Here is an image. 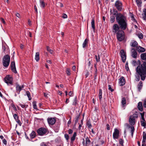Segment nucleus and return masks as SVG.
<instances>
[{
    "label": "nucleus",
    "mask_w": 146,
    "mask_h": 146,
    "mask_svg": "<svg viewBox=\"0 0 146 146\" xmlns=\"http://www.w3.org/2000/svg\"><path fill=\"white\" fill-rule=\"evenodd\" d=\"M123 30L120 31L116 34L117 39L120 42L122 41L125 39V33Z\"/></svg>",
    "instance_id": "7ed1b4c3"
},
{
    "label": "nucleus",
    "mask_w": 146,
    "mask_h": 146,
    "mask_svg": "<svg viewBox=\"0 0 146 146\" xmlns=\"http://www.w3.org/2000/svg\"><path fill=\"white\" fill-rule=\"evenodd\" d=\"M137 108L140 111H142L143 110L142 103L141 102H139L138 104Z\"/></svg>",
    "instance_id": "4be33fe9"
},
{
    "label": "nucleus",
    "mask_w": 146,
    "mask_h": 146,
    "mask_svg": "<svg viewBox=\"0 0 146 146\" xmlns=\"http://www.w3.org/2000/svg\"><path fill=\"white\" fill-rule=\"evenodd\" d=\"M91 23L92 27L93 30H95V20L94 19H92Z\"/></svg>",
    "instance_id": "7c9ffc66"
},
{
    "label": "nucleus",
    "mask_w": 146,
    "mask_h": 146,
    "mask_svg": "<svg viewBox=\"0 0 146 146\" xmlns=\"http://www.w3.org/2000/svg\"><path fill=\"white\" fill-rule=\"evenodd\" d=\"M138 43L135 40H132L130 43V46L133 48H136L138 46Z\"/></svg>",
    "instance_id": "dca6fc26"
},
{
    "label": "nucleus",
    "mask_w": 146,
    "mask_h": 146,
    "mask_svg": "<svg viewBox=\"0 0 146 146\" xmlns=\"http://www.w3.org/2000/svg\"><path fill=\"white\" fill-rule=\"evenodd\" d=\"M131 56L134 58H137V53L135 49L133 48L131 49Z\"/></svg>",
    "instance_id": "ddd939ff"
},
{
    "label": "nucleus",
    "mask_w": 146,
    "mask_h": 146,
    "mask_svg": "<svg viewBox=\"0 0 146 146\" xmlns=\"http://www.w3.org/2000/svg\"><path fill=\"white\" fill-rule=\"evenodd\" d=\"M88 41L89 40L88 39L86 38L85 40L82 44V46L83 48H85L88 46Z\"/></svg>",
    "instance_id": "412c9836"
},
{
    "label": "nucleus",
    "mask_w": 146,
    "mask_h": 146,
    "mask_svg": "<svg viewBox=\"0 0 146 146\" xmlns=\"http://www.w3.org/2000/svg\"><path fill=\"white\" fill-rule=\"evenodd\" d=\"M26 94L29 98V100H31V94L30 92L29 91H26Z\"/></svg>",
    "instance_id": "79ce46f5"
},
{
    "label": "nucleus",
    "mask_w": 146,
    "mask_h": 146,
    "mask_svg": "<svg viewBox=\"0 0 146 146\" xmlns=\"http://www.w3.org/2000/svg\"><path fill=\"white\" fill-rule=\"evenodd\" d=\"M136 73L138 74V75L135 76V80L137 81H139L140 80V77H141V76L139 74H138L137 73Z\"/></svg>",
    "instance_id": "a19ab883"
},
{
    "label": "nucleus",
    "mask_w": 146,
    "mask_h": 146,
    "mask_svg": "<svg viewBox=\"0 0 146 146\" xmlns=\"http://www.w3.org/2000/svg\"><path fill=\"white\" fill-rule=\"evenodd\" d=\"M67 17V15L65 14H63V15L62 17L64 18H66Z\"/></svg>",
    "instance_id": "338daca9"
},
{
    "label": "nucleus",
    "mask_w": 146,
    "mask_h": 146,
    "mask_svg": "<svg viewBox=\"0 0 146 146\" xmlns=\"http://www.w3.org/2000/svg\"><path fill=\"white\" fill-rule=\"evenodd\" d=\"M108 90H110L111 92H112L114 91V90L111 88V85H108Z\"/></svg>",
    "instance_id": "de8ad7c7"
},
{
    "label": "nucleus",
    "mask_w": 146,
    "mask_h": 146,
    "mask_svg": "<svg viewBox=\"0 0 146 146\" xmlns=\"http://www.w3.org/2000/svg\"><path fill=\"white\" fill-rule=\"evenodd\" d=\"M136 35L140 39H142L143 38V35L141 33H139L137 34Z\"/></svg>",
    "instance_id": "c9c22d12"
},
{
    "label": "nucleus",
    "mask_w": 146,
    "mask_h": 146,
    "mask_svg": "<svg viewBox=\"0 0 146 146\" xmlns=\"http://www.w3.org/2000/svg\"><path fill=\"white\" fill-rule=\"evenodd\" d=\"M136 50L139 52H144L145 51V48L140 46H137Z\"/></svg>",
    "instance_id": "f3484780"
},
{
    "label": "nucleus",
    "mask_w": 146,
    "mask_h": 146,
    "mask_svg": "<svg viewBox=\"0 0 146 146\" xmlns=\"http://www.w3.org/2000/svg\"><path fill=\"white\" fill-rule=\"evenodd\" d=\"M37 132L38 135L43 136L47 134L48 132V129L44 127H40L37 130Z\"/></svg>",
    "instance_id": "39448f33"
},
{
    "label": "nucleus",
    "mask_w": 146,
    "mask_h": 146,
    "mask_svg": "<svg viewBox=\"0 0 146 146\" xmlns=\"http://www.w3.org/2000/svg\"><path fill=\"white\" fill-rule=\"evenodd\" d=\"M13 78L10 75L6 76L4 78V81L8 85H13Z\"/></svg>",
    "instance_id": "423d86ee"
},
{
    "label": "nucleus",
    "mask_w": 146,
    "mask_h": 146,
    "mask_svg": "<svg viewBox=\"0 0 146 146\" xmlns=\"http://www.w3.org/2000/svg\"><path fill=\"white\" fill-rule=\"evenodd\" d=\"M114 6L118 11L122 10L123 4L122 2L119 0H117L115 3Z\"/></svg>",
    "instance_id": "0eeeda50"
},
{
    "label": "nucleus",
    "mask_w": 146,
    "mask_h": 146,
    "mask_svg": "<svg viewBox=\"0 0 146 146\" xmlns=\"http://www.w3.org/2000/svg\"><path fill=\"white\" fill-rule=\"evenodd\" d=\"M132 64L133 66H137L136 68V73L140 75L141 80H144L146 77V62L143 61L141 63L139 60H133L132 61Z\"/></svg>",
    "instance_id": "f03ea898"
},
{
    "label": "nucleus",
    "mask_w": 146,
    "mask_h": 146,
    "mask_svg": "<svg viewBox=\"0 0 146 146\" xmlns=\"http://www.w3.org/2000/svg\"><path fill=\"white\" fill-rule=\"evenodd\" d=\"M119 84L120 86H122L124 85L125 83V80L124 77L121 76L119 79Z\"/></svg>",
    "instance_id": "f8f14e48"
},
{
    "label": "nucleus",
    "mask_w": 146,
    "mask_h": 146,
    "mask_svg": "<svg viewBox=\"0 0 146 146\" xmlns=\"http://www.w3.org/2000/svg\"><path fill=\"white\" fill-rule=\"evenodd\" d=\"M137 117L136 114H134L132 115H131L129 117V122L130 124L131 125H133L135 124V117Z\"/></svg>",
    "instance_id": "6e6552de"
},
{
    "label": "nucleus",
    "mask_w": 146,
    "mask_h": 146,
    "mask_svg": "<svg viewBox=\"0 0 146 146\" xmlns=\"http://www.w3.org/2000/svg\"><path fill=\"white\" fill-rule=\"evenodd\" d=\"M35 59L37 62H38L40 60L39 52H36Z\"/></svg>",
    "instance_id": "cd10ccee"
},
{
    "label": "nucleus",
    "mask_w": 146,
    "mask_h": 146,
    "mask_svg": "<svg viewBox=\"0 0 146 146\" xmlns=\"http://www.w3.org/2000/svg\"><path fill=\"white\" fill-rule=\"evenodd\" d=\"M141 59L146 62V53L141 54L140 55Z\"/></svg>",
    "instance_id": "5701e85b"
},
{
    "label": "nucleus",
    "mask_w": 146,
    "mask_h": 146,
    "mask_svg": "<svg viewBox=\"0 0 146 146\" xmlns=\"http://www.w3.org/2000/svg\"><path fill=\"white\" fill-rule=\"evenodd\" d=\"M13 117L15 120H17L19 119V117L18 115L16 114H15L13 115Z\"/></svg>",
    "instance_id": "09e8293b"
},
{
    "label": "nucleus",
    "mask_w": 146,
    "mask_h": 146,
    "mask_svg": "<svg viewBox=\"0 0 146 146\" xmlns=\"http://www.w3.org/2000/svg\"><path fill=\"white\" fill-rule=\"evenodd\" d=\"M121 103L123 107H124L125 106L126 102L125 98V97H123L122 98Z\"/></svg>",
    "instance_id": "c85d7f7f"
},
{
    "label": "nucleus",
    "mask_w": 146,
    "mask_h": 146,
    "mask_svg": "<svg viewBox=\"0 0 146 146\" xmlns=\"http://www.w3.org/2000/svg\"><path fill=\"white\" fill-rule=\"evenodd\" d=\"M143 106L144 108H146V99L144 101Z\"/></svg>",
    "instance_id": "69168bd1"
},
{
    "label": "nucleus",
    "mask_w": 146,
    "mask_h": 146,
    "mask_svg": "<svg viewBox=\"0 0 146 146\" xmlns=\"http://www.w3.org/2000/svg\"><path fill=\"white\" fill-rule=\"evenodd\" d=\"M46 48L47 50L51 54H53L54 53V51L53 50L51 49L49 46H47Z\"/></svg>",
    "instance_id": "f704fd0d"
},
{
    "label": "nucleus",
    "mask_w": 146,
    "mask_h": 146,
    "mask_svg": "<svg viewBox=\"0 0 146 146\" xmlns=\"http://www.w3.org/2000/svg\"><path fill=\"white\" fill-rule=\"evenodd\" d=\"M143 138L146 139V133L143 132Z\"/></svg>",
    "instance_id": "bf43d9fd"
},
{
    "label": "nucleus",
    "mask_w": 146,
    "mask_h": 146,
    "mask_svg": "<svg viewBox=\"0 0 146 146\" xmlns=\"http://www.w3.org/2000/svg\"><path fill=\"white\" fill-rule=\"evenodd\" d=\"M40 146H48L44 142L40 144Z\"/></svg>",
    "instance_id": "864d4df0"
},
{
    "label": "nucleus",
    "mask_w": 146,
    "mask_h": 146,
    "mask_svg": "<svg viewBox=\"0 0 146 146\" xmlns=\"http://www.w3.org/2000/svg\"><path fill=\"white\" fill-rule=\"evenodd\" d=\"M47 121L49 124L53 125L56 122V120L55 118L52 117L48 118Z\"/></svg>",
    "instance_id": "4468645a"
},
{
    "label": "nucleus",
    "mask_w": 146,
    "mask_h": 146,
    "mask_svg": "<svg viewBox=\"0 0 146 146\" xmlns=\"http://www.w3.org/2000/svg\"><path fill=\"white\" fill-rule=\"evenodd\" d=\"M3 142L5 145H7V141L5 139H4L3 140Z\"/></svg>",
    "instance_id": "6e6d98bb"
},
{
    "label": "nucleus",
    "mask_w": 146,
    "mask_h": 146,
    "mask_svg": "<svg viewBox=\"0 0 146 146\" xmlns=\"http://www.w3.org/2000/svg\"><path fill=\"white\" fill-rule=\"evenodd\" d=\"M88 60L89 61L88 63V66L89 67H90L91 65V61H92V60H90V59H88Z\"/></svg>",
    "instance_id": "5fc2aeb1"
},
{
    "label": "nucleus",
    "mask_w": 146,
    "mask_h": 146,
    "mask_svg": "<svg viewBox=\"0 0 146 146\" xmlns=\"http://www.w3.org/2000/svg\"><path fill=\"white\" fill-rule=\"evenodd\" d=\"M19 105L23 108H24L26 107V105L25 104H20Z\"/></svg>",
    "instance_id": "13d9d810"
},
{
    "label": "nucleus",
    "mask_w": 146,
    "mask_h": 146,
    "mask_svg": "<svg viewBox=\"0 0 146 146\" xmlns=\"http://www.w3.org/2000/svg\"><path fill=\"white\" fill-rule=\"evenodd\" d=\"M30 138L31 140L33 139L36 136V132L34 131H33L30 134Z\"/></svg>",
    "instance_id": "6ab92c4d"
},
{
    "label": "nucleus",
    "mask_w": 146,
    "mask_h": 146,
    "mask_svg": "<svg viewBox=\"0 0 146 146\" xmlns=\"http://www.w3.org/2000/svg\"><path fill=\"white\" fill-rule=\"evenodd\" d=\"M116 20L118 24H113L112 31L114 34H116L122 30H125L127 27L126 17L121 13H117L116 15Z\"/></svg>",
    "instance_id": "f257e3e1"
},
{
    "label": "nucleus",
    "mask_w": 146,
    "mask_h": 146,
    "mask_svg": "<svg viewBox=\"0 0 146 146\" xmlns=\"http://www.w3.org/2000/svg\"><path fill=\"white\" fill-rule=\"evenodd\" d=\"M64 136L66 140L68 141L69 139V136L67 134H65L64 135Z\"/></svg>",
    "instance_id": "8fccbe9b"
},
{
    "label": "nucleus",
    "mask_w": 146,
    "mask_h": 146,
    "mask_svg": "<svg viewBox=\"0 0 146 146\" xmlns=\"http://www.w3.org/2000/svg\"><path fill=\"white\" fill-rule=\"evenodd\" d=\"M16 92L18 94H19L20 91L22 89V88H24V85H23L22 86H20L17 83H16Z\"/></svg>",
    "instance_id": "9b49d317"
},
{
    "label": "nucleus",
    "mask_w": 146,
    "mask_h": 146,
    "mask_svg": "<svg viewBox=\"0 0 146 146\" xmlns=\"http://www.w3.org/2000/svg\"><path fill=\"white\" fill-rule=\"evenodd\" d=\"M71 117H70V119H69V121H68V123H67V125L68 126H69V125L71 123Z\"/></svg>",
    "instance_id": "052dcab7"
},
{
    "label": "nucleus",
    "mask_w": 146,
    "mask_h": 146,
    "mask_svg": "<svg viewBox=\"0 0 146 146\" xmlns=\"http://www.w3.org/2000/svg\"><path fill=\"white\" fill-rule=\"evenodd\" d=\"M95 58L97 62H100V57L99 54L98 56L97 55H95Z\"/></svg>",
    "instance_id": "4c0bfd02"
},
{
    "label": "nucleus",
    "mask_w": 146,
    "mask_h": 146,
    "mask_svg": "<svg viewBox=\"0 0 146 146\" xmlns=\"http://www.w3.org/2000/svg\"><path fill=\"white\" fill-rule=\"evenodd\" d=\"M10 61V57L8 54L4 56L3 59V66L5 67H7L9 64Z\"/></svg>",
    "instance_id": "20e7f679"
},
{
    "label": "nucleus",
    "mask_w": 146,
    "mask_h": 146,
    "mask_svg": "<svg viewBox=\"0 0 146 146\" xmlns=\"http://www.w3.org/2000/svg\"><path fill=\"white\" fill-rule=\"evenodd\" d=\"M90 137H87L85 138V145H90L91 144V141L90 139Z\"/></svg>",
    "instance_id": "aec40b11"
},
{
    "label": "nucleus",
    "mask_w": 146,
    "mask_h": 146,
    "mask_svg": "<svg viewBox=\"0 0 146 146\" xmlns=\"http://www.w3.org/2000/svg\"><path fill=\"white\" fill-rule=\"evenodd\" d=\"M78 103V101L77 100V98L76 97L74 99V100H73L72 105L74 106H76V105Z\"/></svg>",
    "instance_id": "ea45409f"
},
{
    "label": "nucleus",
    "mask_w": 146,
    "mask_h": 146,
    "mask_svg": "<svg viewBox=\"0 0 146 146\" xmlns=\"http://www.w3.org/2000/svg\"><path fill=\"white\" fill-rule=\"evenodd\" d=\"M68 95L70 96H73V93L72 91H70V92L68 93Z\"/></svg>",
    "instance_id": "e2e57ef3"
},
{
    "label": "nucleus",
    "mask_w": 146,
    "mask_h": 146,
    "mask_svg": "<svg viewBox=\"0 0 146 146\" xmlns=\"http://www.w3.org/2000/svg\"><path fill=\"white\" fill-rule=\"evenodd\" d=\"M15 121L20 126H21V125L22 123L21 122V121L19 120V119L17 120H15Z\"/></svg>",
    "instance_id": "3c124183"
},
{
    "label": "nucleus",
    "mask_w": 146,
    "mask_h": 146,
    "mask_svg": "<svg viewBox=\"0 0 146 146\" xmlns=\"http://www.w3.org/2000/svg\"><path fill=\"white\" fill-rule=\"evenodd\" d=\"M119 130L115 129L114 130V132L113 133V138L114 139H117L119 137Z\"/></svg>",
    "instance_id": "9d476101"
},
{
    "label": "nucleus",
    "mask_w": 146,
    "mask_h": 146,
    "mask_svg": "<svg viewBox=\"0 0 146 146\" xmlns=\"http://www.w3.org/2000/svg\"><path fill=\"white\" fill-rule=\"evenodd\" d=\"M142 18L144 20H146V9H144L143 11V13L142 14Z\"/></svg>",
    "instance_id": "b1692460"
},
{
    "label": "nucleus",
    "mask_w": 146,
    "mask_h": 146,
    "mask_svg": "<svg viewBox=\"0 0 146 146\" xmlns=\"http://www.w3.org/2000/svg\"><path fill=\"white\" fill-rule=\"evenodd\" d=\"M131 135L132 136H133V132L134 130V128L133 126H131Z\"/></svg>",
    "instance_id": "a18cd8bd"
},
{
    "label": "nucleus",
    "mask_w": 146,
    "mask_h": 146,
    "mask_svg": "<svg viewBox=\"0 0 146 146\" xmlns=\"http://www.w3.org/2000/svg\"><path fill=\"white\" fill-rule=\"evenodd\" d=\"M11 106L13 108V109L15 111H16L17 110V109L16 107L14 104L12 105Z\"/></svg>",
    "instance_id": "680f3d73"
},
{
    "label": "nucleus",
    "mask_w": 146,
    "mask_h": 146,
    "mask_svg": "<svg viewBox=\"0 0 146 146\" xmlns=\"http://www.w3.org/2000/svg\"><path fill=\"white\" fill-rule=\"evenodd\" d=\"M40 3L41 7L42 8H44L45 6V4L44 0H40Z\"/></svg>",
    "instance_id": "473e14b6"
},
{
    "label": "nucleus",
    "mask_w": 146,
    "mask_h": 146,
    "mask_svg": "<svg viewBox=\"0 0 146 146\" xmlns=\"http://www.w3.org/2000/svg\"><path fill=\"white\" fill-rule=\"evenodd\" d=\"M116 13H114L113 14V16H111L110 17V21L111 23H113L115 21V17L114 15H115L116 16Z\"/></svg>",
    "instance_id": "a878e982"
},
{
    "label": "nucleus",
    "mask_w": 146,
    "mask_h": 146,
    "mask_svg": "<svg viewBox=\"0 0 146 146\" xmlns=\"http://www.w3.org/2000/svg\"><path fill=\"white\" fill-rule=\"evenodd\" d=\"M80 114H77L76 116V117L75 119V123H74V125H76L78 123L79 118L80 117Z\"/></svg>",
    "instance_id": "bb28decb"
},
{
    "label": "nucleus",
    "mask_w": 146,
    "mask_h": 146,
    "mask_svg": "<svg viewBox=\"0 0 146 146\" xmlns=\"http://www.w3.org/2000/svg\"><path fill=\"white\" fill-rule=\"evenodd\" d=\"M11 70H12V72L15 73H17V71L16 70L15 62H12L11 63Z\"/></svg>",
    "instance_id": "2eb2a0df"
},
{
    "label": "nucleus",
    "mask_w": 146,
    "mask_h": 146,
    "mask_svg": "<svg viewBox=\"0 0 146 146\" xmlns=\"http://www.w3.org/2000/svg\"><path fill=\"white\" fill-rule=\"evenodd\" d=\"M68 132L69 134H71L73 133V130L71 129H69L68 130Z\"/></svg>",
    "instance_id": "4d7b16f0"
},
{
    "label": "nucleus",
    "mask_w": 146,
    "mask_h": 146,
    "mask_svg": "<svg viewBox=\"0 0 146 146\" xmlns=\"http://www.w3.org/2000/svg\"><path fill=\"white\" fill-rule=\"evenodd\" d=\"M102 90L101 89H100L99 90L98 97H99L100 100V101H101V100L102 99Z\"/></svg>",
    "instance_id": "c756f323"
},
{
    "label": "nucleus",
    "mask_w": 146,
    "mask_h": 146,
    "mask_svg": "<svg viewBox=\"0 0 146 146\" xmlns=\"http://www.w3.org/2000/svg\"><path fill=\"white\" fill-rule=\"evenodd\" d=\"M131 20L133 21L134 23H135L137 24L138 25V24L137 23V20L135 19L133 14H131Z\"/></svg>",
    "instance_id": "58836bf2"
},
{
    "label": "nucleus",
    "mask_w": 146,
    "mask_h": 146,
    "mask_svg": "<svg viewBox=\"0 0 146 146\" xmlns=\"http://www.w3.org/2000/svg\"><path fill=\"white\" fill-rule=\"evenodd\" d=\"M87 124L89 128H91L92 127V125L90 122H87Z\"/></svg>",
    "instance_id": "603ef678"
},
{
    "label": "nucleus",
    "mask_w": 146,
    "mask_h": 146,
    "mask_svg": "<svg viewBox=\"0 0 146 146\" xmlns=\"http://www.w3.org/2000/svg\"><path fill=\"white\" fill-rule=\"evenodd\" d=\"M106 128L107 130H109L110 129V125L107 124L106 125Z\"/></svg>",
    "instance_id": "0e129e2a"
},
{
    "label": "nucleus",
    "mask_w": 146,
    "mask_h": 146,
    "mask_svg": "<svg viewBox=\"0 0 146 146\" xmlns=\"http://www.w3.org/2000/svg\"><path fill=\"white\" fill-rule=\"evenodd\" d=\"M143 86V83L141 81L139 82L137 86L138 91L139 92H140Z\"/></svg>",
    "instance_id": "a211bd4d"
},
{
    "label": "nucleus",
    "mask_w": 146,
    "mask_h": 146,
    "mask_svg": "<svg viewBox=\"0 0 146 146\" xmlns=\"http://www.w3.org/2000/svg\"><path fill=\"white\" fill-rule=\"evenodd\" d=\"M137 5L138 7H141L142 3L141 0H136Z\"/></svg>",
    "instance_id": "2f4dec72"
},
{
    "label": "nucleus",
    "mask_w": 146,
    "mask_h": 146,
    "mask_svg": "<svg viewBox=\"0 0 146 146\" xmlns=\"http://www.w3.org/2000/svg\"><path fill=\"white\" fill-rule=\"evenodd\" d=\"M120 53L121 55L122 61L123 62H125L126 58V53L124 51V50L122 49L121 50Z\"/></svg>",
    "instance_id": "1a4fd4ad"
},
{
    "label": "nucleus",
    "mask_w": 146,
    "mask_h": 146,
    "mask_svg": "<svg viewBox=\"0 0 146 146\" xmlns=\"http://www.w3.org/2000/svg\"><path fill=\"white\" fill-rule=\"evenodd\" d=\"M141 125L144 127L145 128L146 127V121L145 120L141 121H140Z\"/></svg>",
    "instance_id": "72a5a7b5"
},
{
    "label": "nucleus",
    "mask_w": 146,
    "mask_h": 146,
    "mask_svg": "<svg viewBox=\"0 0 146 146\" xmlns=\"http://www.w3.org/2000/svg\"><path fill=\"white\" fill-rule=\"evenodd\" d=\"M1 22L3 23L4 24H5V22L4 19H3L2 18H1Z\"/></svg>",
    "instance_id": "774afa93"
},
{
    "label": "nucleus",
    "mask_w": 146,
    "mask_h": 146,
    "mask_svg": "<svg viewBox=\"0 0 146 146\" xmlns=\"http://www.w3.org/2000/svg\"><path fill=\"white\" fill-rule=\"evenodd\" d=\"M54 129L55 132H58V130L59 129V127H58V126L54 127Z\"/></svg>",
    "instance_id": "49530a36"
},
{
    "label": "nucleus",
    "mask_w": 146,
    "mask_h": 146,
    "mask_svg": "<svg viewBox=\"0 0 146 146\" xmlns=\"http://www.w3.org/2000/svg\"><path fill=\"white\" fill-rule=\"evenodd\" d=\"M77 135V133L76 132H74V133L73 136L71 138V142L73 143L75 139V138Z\"/></svg>",
    "instance_id": "393cba45"
},
{
    "label": "nucleus",
    "mask_w": 146,
    "mask_h": 146,
    "mask_svg": "<svg viewBox=\"0 0 146 146\" xmlns=\"http://www.w3.org/2000/svg\"><path fill=\"white\" fill-rule=\"evenodd\" d=\"M66 72L68 75H70L71 74L70 69L68 68H67L66 69Z\"/></svg>",
    "instance_id": "c03bdc74"
},
{
    "label": "nucleus",
    "mask_w": 146,
    "mask_h": 146,
    "mask_svg": "<svg viewBox=\"0 0 146 146\" xmlns=\"http://www.w3.org/2000/svg\"><path fill=\"white\" fill-rule=\"evenodd\" d=\"M33 105L34 109L36 110H38V109L36 105V101H34L33 102Z\"/></svg>",
    "instance_id": "e433bc0d"
},
{
    "label": "nucleus",
    "mask_w": 146,
    "mask_h": 146,
    "mask_svg": "<svg viewBox=\"0 0 146 146\" xmlns=\"http://www.w3.org/2000/svg\"><path fill=\"white\" fill-rule=\"evenodd\" d=\"M119 143L120 144L121 146H124L123 143L124 141L122 139H120L119 141Z\"/></svg>",
    "instance_id": "37998d69"
}]
</instances>
